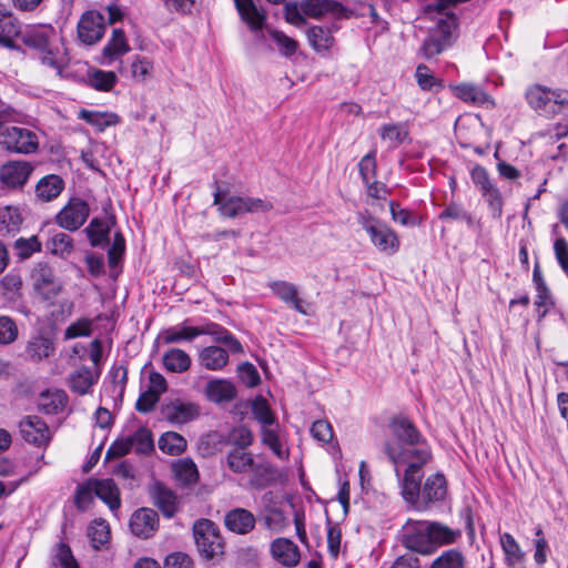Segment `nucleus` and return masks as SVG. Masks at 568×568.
<instances>
[{
  "label": "nucleus",
  "instance_id": "nucleus-1",
  "mask_svg": "<svg viewBox=\"0 0 568 568\" xmlns=\"http://www.w3.org/2000/svg\"><path fill=\"white\" fill-rule=\"evenodd\" d=\"M384 453L394 465L404 500L414 508L422 509L423 507L419 506L422 468L432 458L430 449L403 448L399 445L385 443Z\"/></svg>",
  "mask_w": 568,
  "mask_h": 568
},
{
  "label": "nucleus",
  "instance_id": "nucleus-2",
  "mask_svg": "<svg viewBox=\"0 0 568 568\" xmlns=\"http://www.w3.org/2000/svg\"><path fill=\"white\" fill-rule=\"evenodd\" d=\"M460 537V529L429 520L407 519L399 531L402 545L420 555H432L438 547L455 544Z\"/></svg>",
  "mask_w": 568,
  "mask_h": 568
},
{
  "label": "nucleus",
  "instance_id": "nucleus-3",
  "mask_svg": "<svg viewBox=\"0 0 568 568\" xmlns=\"http://www.w3.org/2000/svg\"><path fill=\"white\" fill-rule=\"evenodd\" d=\"M19 37L22 43L36 51L39 60L61 74L62 63L59 58V50L53 48L52 42L57 37L54 28L50 24L27 26L20 31Z\"/></svg>",
  "mask_w": 568,
  "mask_h": 568
},
{
  "label": "nucleus",
  "instance_id": "nucleus-4",
  "mask_svg": "<svg viewBox=\"0 0 568 568\" xmlns=\"http://www.w3.org/2000/svg\"><path fill=\"white\" fill-rule=\"evenodd\" d=\"M224 464L234 474H250V483L255 488L266 487L275 474L271 463H256L253 454L241 447L230 448L224 457Z\"/></svg>",
  "mask_w": 568,
  "mask_h": 568
},
{
  "label": "nucleus",
  "instance_id": "nucleus-5",
  "mask_svg": "<svg viewBox=\"0 0 568 568\" xmlns=\"http://www.w3.org/2000/svg\"><path fill=\"white\" fill-rule=\"evenodd\" d=\"M357 223L366 232L372 245L382 254L392 256L399 251L397 233L384 221L374 216L369 210L356 214Z\"/></svg>",
  "mask_w": 568,
  "mask_h": 568
},
{
  "label": "nucleus",
  "instance_id": "nucleus-6",
  "mask_svg": "<svg viewBox=\"0 0 568 568\" xmlns=\"http://www.w3.org/2000/svg\"><path fill=\"white\" fill-rule=\"evenodd\" d=\"M214 204L219 206L220 213L225 217H237L245 213L268 212L273 209L270 201L251 196L225 197L220 189L214 193Z\"/></svg>",
  "mask_w": 568,
  "mask_h": 568
},
{
  "label": "nucleus",
  "instance_id": "nucleus-7",
  "mask_svg": "<svg viewBox=\"0 0 568 568\" xmlns=\"http://www.w3.org/2000/svg\"><path fill=\"white\" fill-rule=\"evenodd\" d=\"M526 99L532 109L545 116H554L568 106V91H552L541 85L529 88Z\"/></svg>",
  "mask_w": 568,
  "mask_h": 568
},
{
  "label": "nucleus",
  "instance_id": "nucleus-8",
  "mask_svg": "<svg viewBox=\"0 0 568 568\" xmlns=\"http://www.w3.org/2000/svg\"><path fill=\"white\" fill-rule=\"evenodd\" d=\"M131 450L148 455L154 450L152 432L146 427H139L134 434L115 439L106 450V459L120 458Z\"/></svg>",
  "mask_w": 568,
  "mask_h": 568
},
{
  "label": "nucleus",
  "instance_id": "nucleus-9",
  "mask_svg": "<svg viewBox=\"0 0 568 568\" xmlns=\"http://www.w3.org/2000/svg\"><path fill=\"white\" fill-rule=\"evenodd\" d=\"M196 548L202 557L212 559L223 554V539L217 526L209 519H200L193 526Z\"/></svg>",
  "mask_w": 568,
  "mask_h": 568
},
{
  "label": "nucleus",
  "instance_id": "nucleus-10",
  "mask_svg": "<svg viewBox=\"0 0 568 568\" xmlns=\"http://www.w3.org/2000/svg\"><path fill=\"white\" fill-rule=\"evenodd\" d=\"M0 145L12 153L31 154L38 150L39 140L34 131L23 126L11 125L1 129Z\"/></svg>",
  "mask_w": 568,
  "mask_h": 568
},
{
  "label": "nucleus",
  "instance_id": "nucleus-11",
  "mask_svg": "<svg viewBox=\"0 0 568 568\" xmlns=\"http://www.w3.org/2000/svg\"><path fill=\"white\" fill-rule=\"evenodd\" d=\"M33 288L41 300L53 305L63 290V283L47 263H39L32 272Z\"/></svg>",
  "mask_w": 568,
  "mask_h": 568
},
{
  "label": "nucleus",
  "instance_id": "nucleus-12",
  "mask_svg": "<svg viewBox=\"0 0 568 568\" xmlns=\"http://www.w3.org/2000/svg\"><path fill=\"white\" fill-rule=\"evenodd\" d=\"M392 434L397 439L395 445L403 448H423L430 449L426 438L417 429L414 423L405 416H396L389 425ZM393 444L392 442H388Z\"/></svg>",
  "mask_w": 568,
  "mask_h": 568
},
{
  "label": "nucleus",
  "instance_id": "nucleus-13",
  "mask_svg": "<svg viewBox=\"0 0 568 568\" xmlns=\"http://www.w3.org/2000/svg\"><path fill=\"white\" fill-rule=\"evenodd\" d=\"M160 413L162 418L171 425L181 426L196 419L200 407L194 403L175 398L163 403Z\"/></svg>",
  "mask_w": 568,
  "mask_h": 568
},
{
  "label": "nucleus",
  "instance_id": "nucleus-14",
  "mask_svg": "<svg viewBox=\"0 0 568 568\" xmlns=\"http://www.w3.org/2000/svg\"><path fill=\"white\" fill-rule=\"evenodd\" d=\"M90 214L89 204L79 197H72L57 214V224L68 231L79 230Z\"/></svg>",
  "mask_w": 568,
  "mask_h": 568
},
{
  "label": "nucleus",
  "instance_id": "nucleus-15",
  "mask_svg": "<svg viewBox=\"0 0 568 568\" xmlns=\"http://www.w3.org/2000/svg\"><path fill=\"white\" fill-rule=\"evenodd\" d=\"M78 38L88 45L99 42L105 32V19L95 10L85 11L78 22Z\"/></svg>",
  "mask_w": 568,
  "mask_h": 568
},
{
  "label": "nucleus",
  "instance_id": "nucleus-16",
  "mask_svg": "<svg viewBox=\"0 0 568 568\" xmlns=\"http://www.w3.org/2000/svg\"><path fill=\"white\" fill-rule=\"evenodd\" d=\"M21 437L29 444L38 447L48 446L51 439L47 423L36 415L24 416L19 422Z\"/></svg>",
  "mask_w": 568,
  "mask_h": 568
},
{
  "label": "nucleus",
  "instance_id": "nucleus-17",
  "mask_svg": "<svg viewBox=\"0 0 568 568\" xmlns=\"http://www.w3.org/2000/svg\"><path fill=\"white\" fill-rule=\"evenodd\" d=\"M271 292L283 303L302 315H308V303L300 297L296 284L283 280L272 281L267 284Z\"/></svg>",
  "mask_w": 568,
  "mask_h": 568
},
{
  "label": "nucleus",
  "instance_id": "nucleus-18",
  "mask_svg": "<svg viewBox=\"0 0 568 568\" xmlns=\"http://www.w3.org/2000/svg\"><path fill=\"white\" fill-rule=\"evenodd\" d=\"M33 166L28 161H8L0 168V181L8 187H22L29 180Z\"/></svg>",
  "mask_w": 568,
  "mask_h": 568
},
{
  "label": "nucleus",
  "instance_id": "nucleus-19",
  "mask_svg": "<svg viewBox=\"0 0 568 568\" xmlns=\"http://www.w3.org/2000/svg\"><path fill=\"white\" fill-rule=\"evenodd\" d=\"M159 516L151 508H141L133 513L130 519V529L139 538H149L158 530Z\"/></svg>",
  "mask_w": 568,
  "mask_h": 568
},
{
  "label": "nucleus",
  "instance_id": "nucleus-20",
  "mask_svg": "<svg viewBox=\"0 0 568 568\" xmlns=\"http://www.w3.org/2000/svg\"><path fill=\"white\" fill-rule=\"evenodd\" d=\"M241 20L250 31L256 33L263 30L266 24V12L258 8L254 0H233Z\"/></svg>",
  "mask_w": 568,
  "mask_h": 568
},
{
  "label": "nucleus",
  "instance_id": "nucleus-21",
  "mask_svg": "<svg viewBox=\"0 0 568 568\" xmlns=\"http://www.w3.org/2000/svg\"><path fill=\"white\" fill-rule=\"evenodd\" d=\"M230 351L217 345L205 346L200 349L197 363L201 367L219 372L222 371L230 361Z\"/></svg>",
  "mask_w": 568,
  "mask_h": 568
},
{
  "label": "nucleus",
  "instance_id": "nucleus-22",
  "mask_svg": "<svg viewBox=\"0 0 568 568\" xmlns=\"http://www.w3.org/2000/svg\"><path fill=\"white\" fill-rule=\"evenodd\" d=\"M103 385V394L111 398L114 403L121 402L124 395L128 381V369L124 365H113L108 373Z\"/></svg>",
  "mask_w": 568,
  "mask_h": 568
},
{
  "label": "nucleus",
  "instance_id": "nucleus-23",
  "mask_svg": "<svg viewBox=\"0 0 568 568\" xmlns=\"http://www.w3.org/2000/svg\"><path fill=\"white\" fill-rule=\"evenodd\" d=\"M447 493V485L444 475L435 474L429 476L420 488L419 506L425 510L432 503L443 500Z\"/></svg>",
  "mask_w": 568,
  "mask_h": 568
},
{
  "label": "nucleus",
  "instance_id": "nucleus-24",
  "mask_svg": "<svg viewBox=\"0 0 568 568\" xmlns=\"http://www.w3.org/2000/svg\"><path fill=\"white\" fill-rule=\"evenodd\" d=\"M200 335H210L217 344H224L233 354H242L244 352L241 342L225 327L216 323H207L200 326Z\"/></svg>",
  "mask_w": 568,
  "mask_h": 568
},
{
  "label": "nucleus",
  "instance_id": "nucleus-25",
  "mask_svg": "<svg viewBox=\"0 0 568 568\" xmlns=\"http://www.w3.org/2000/svg\"><path fill=\"white\" fill-rule=\"evenodd\" d=\"M255 516L247 509L234 508L225 514V527L235 534L246 535L255 527Z\"/></svg>",
  "mask_w": 568,
  "mask_h": 568
},
{
  "label": "nucleus",
  "instance_id": "nucleus-26",
  "mask_svg": "<svg viewBox=\"0 0 568 568\" xmlns=\"http://www.w3.org/2000/svg\"><path fill=\"white\" fill-rule=\"evenodd\" d=\"M273 558L286 567H294L300 562L298 547L287 538H277L271 544Z\"/></svg>",
  "mask_w": 568,
  "mask_h": 568
},
{
  "label": "nucleus",
  "instance_id": "nucleus-27",
  "mask_svg": "<svg viewBox=\"0 0 568 568\" xmlns=\"http://www.w3.org/2000/svg\"><path fill=\"white\" fill-rule=\"evenodd\" d=\"M19 21L12 14V12L0 3V44L14 49V37L20 33Z\"/></svg>",
  "mask_w": 568,
  "mask_h": 568
},
{
  "label": "nucleus",
  "instance_id": "nucleus-28",
  "mask_svg": "<svg viewBox=\"0 0 568 568\" xmlns=\"http://www.w3.org/2000/svg\"><path fill=\"white\" fill-rule=\"evenodd\" d=\"M205 396L210 402L216 404L227 403L235 398L236 387L227 379L215 378L207 382Z\"/></svg>",
  "mask_w": 568,
  "mask_h": 568
},
{
  "label": "nucleus",
  "instance_id": "nucleus-29",
  "mask_svg": "<svg viewBox=\"0 0 568 568\" xmlns=\"http://www.w3.org/2000/svg\"><path fill=\"white\" fill-rule=\"evenodd\" d=\"M302 10L307 17L320 18L326 14L341 16L345 8L336 0H302Z\"/></svg>",
  "mask_w": 568,
  "mask_h": 568
},
{
  "label": "nucleus",
  "instance_id": "nucleus-30",
  "mask_svg": "<svg viewBox=\"0 0 568 568\" xmlns=\"http://www.w3.org/2000/svg\"><path fill=\"white\" fill-rule=\"evenodd\" d=\"M95 496L105 503L110 510L115 511L121 506L120 489L111 478L97 479L94 478Z\"/></svg>",
  "mask_w": 568,
  "mask_h": 568
},
{
  "label": "nucleus",
  "instance_id": "nucleus-31",
  "mask_svg": "<svg viewBox=\"0 0 568 568\" xmlns=\"http://www.w3.org/2000/svg\"><path fill=\"white\" fill-rule=\"evenodd\" d=\"M151 496L154 505L165 517H172L178 510V498L175 494L162 484L152 487Z\"/></svg>",
  "mask_w": 568,
  "mask_h": 568
},
{
  "label": "nucleus",
  "instance_id": "nucleus-32",
  "mask_svg": "<svg viewBox=\"0 0 568 568\" xmlns=\"http://www.w3.org/2000/svg\"><path fill=\"white\" fill-rule=\"evenodd\" d=\"M24 352L29 361L38 363L53 354L54 343L42 335L33 336L28 341Z\"/></svg>",
  "mask_w": 568,
  "mask_h": 568
},
{
  "label": "nucleus",
  "instance_id": "nucleus-33",
  "mask_svg": "<svg viewBox=\"0 0 568 568\" xmlns=\"http://www.w3.org/2000/svg\"><path fill=\"white\" fill-rule=\"evenodd\" d=\"M457 31V17L454 13H443L437 19L436 24L430 28L428 34L434 36L437 39L453 44L456 39Z\"/></svg>",
  "mask_w": 568,
  "mask_h": 568
},
{
  "label": "nucleus",
  "instance_id": "nucleus-34",
  "mask_svg": "<svg viewBox=\"0 0 568 568\" xmlns=\"http://www.w3.org/2000/svg\"><path fill=\"white\" fill-rule=\"evenodd\" d=\"M261 442L264 446L268 447L277 458L282 460L288 458V452L283 448L280 438V425L277 422L261 427Z\"/></svg>",
  "mask_w": 568,
  "mask_h": 568
},
{
  "label": "nucleus",
  "instance_id": "nucleus-35",
  "mask_svg": "<svg viewBox=\"0 0 568 568\" xmlns=\"http://www.w3.org/2000/svg\"><path fill=\"white\" fill-rule=\"evenodd\" d=\"M261 442L264 446L268 447L277 458L282 460L288 458V452L283 448L280 438V425L277 422L261 427Z\"/></svg>",
  "mask_w": 568,
  "mask_h": 568
},
{
  "label": "nucleus",
  "instance_id": "nucleus-36",
  "mask_svg": "<svg viewBox=\"0 0 568 568\" xmlns=\"http://www.w3.org/2000/svg\"><path fill=\"white\" fill-rule=\"evenodd\" d=\"M68 403V396L64 390H44L39 396L38 406L44 414H58L63 410Z\"/></svg>",
  "mask_w": 568,
  "mask_h": 568
},
{
  "label": "nucleus",
  "instance_id": "nucleus-37",
  "mask_svg": "<svg viewBox=\"0 0 568 568\" xmlns=\"http://www.w3.org/2000/svg\"><path fill=\"white\" fill-rule=\"evenodd\" d=\"M64 187L63 180L55 174L42 178L36 185V195L42 202L58 197Z\"/></svg>",
  "mask_w": 568,
  "mask_h": 568
},
{
  "label": "nucleus",
  "instance_id": "nucleus-38",
  "mask_svg": "<svg viewBox=\"0 0 568 568\" xmlns=\"http://www.w3.org/2000/svg\"><path fill=\"white\" fill-rule=\"evenodd\" d=\"M307 40L311 47L317 52H328L335 44V39L328 28L313 26L308 28Z\"/></svg>",
  "mask_w": 568,
  "mask_h": 568
},
{
  "label": "nucleus",
  "instance_id": "nucleus-39",
  "mask_svg": "<svg viewBox=\"0 0 568 568\" xmlns=\"http://www.w3.org/2000/svg\"><path fill=\"white\" fill-rule=\"evenodd\" d=\"M111 222L94 217L85 229L90 244L95 247L105 246L109 243Z\"/></svg>",
  "mask_w": 568,
  "mask_h": 568
},
{
  "label": "nucleus",
  "instance_id": "nucleus-40",
  "mask_svg": "<svg viewBox=\"0 0 568 568\" xmlns=\"http://www.w3.org/2000/svg\"><path fill=\"white\" fill-rule=\"evenodd\" d=\"M166 371L172 373H184L191 367L190 355L180 348L168 349L162 357Z\"/></svg>",
  "mask_w": 568,
  "mask_h": 568
},
{
  "label": "nucleus",
  "instance_id": "nucleus-41",
  "mask_svg": "<svg viewBox=\"0 0 568 568\" xmlns=\"http://www.w3.org/2000/svg\"><path fill=\"white\" fill-rule=\"evenodd\" d=\"M200 336V326H187L185 323L169 327L162 332V339L165 344L191 342Z\"/></svg>",
  "mask_w": 568,
  "mask_h": 568
},
{
  "label": "nucleus",
  "instance_id": "nucleus-42",
  "mask_svg": "<svg viewBox=\"0 0 568 568\" xmlns=\"http://www.w3.org/2000/svg\"><path fill=\"white\" fill-rule=\"evenodd\" d=\"M97 381L98 376L93 375L91 368L82 366L70 375V388L79 395H84Z\"/></svg>",
  "mask_w": 568,
  "mask_h": 568
},
{
  "label": "nucleus",
  "instance_id": "nucleus-43",
  "mask_svg": "<svg viewBox=\"0 0 568 568\" xmlns=\"http://www.w3.org/2000/svg\"><path fill=\"white\" fill-rule=\"evenodd\" d=\"M501 548L506 556V562L508 566H517L525 559V552L521 550L519 544L509 532L500 535Z\"/></svg>",
  "mask_w": 568,
  "mask_h": 568
},
{
  "label": "nucleus",
  "instance_id": "nucleus-44",
  "mask_svg": "<svg viewBox=\"0 0 568 568\" xmlns=\"http://www.w3.org/2000/svg\"><path fill=\"white\" fill-rule=\"evenodd\" d=\"M130 51V45L126 41L125 34L122 29H114L111 39L103 48V55L109 59L119 58Z\"/></svg>",
  "mask_w": 568,
  "mask_h": 568
},
{
  "label": "nucleus",
  "instance_id": "nucleus-45",
  "mask_svg": "<svg viewBox=\"0 0 568 568\" xmlns=\"http://www.w3.org/2000/svg\"><path fill=\"white\" fill-rule=\"evenodd\" d=\"M158 444L159 448L163 453L171 456H178L186 448L185 438L175 432H166L162 434Z\"/></svg>",
  "mask_w": 568,
  "mask_h": 568
},
{
  "label": "nucleus",
  "instance_id": "nucleus-46",
  "mask_svg": "<svg viewBox=\"0 0 568 568\" xmlns=\"http://www.w3.org/2000/svg\"><path fill=\"white\" fill-rule=\"evenodd\" d=\"M94 497H97L94 478H89L77 486L74 505L79 510L84 511L93 504Z\"/></svg>",
  "mask_w": 568,
  "mask_h": 568
},
{
  "label": "nucleus",
  "instance_id": "nucleus-47",
  "mask_svg": "<svg viewBox=\"0 0 568 568\" xmlns=\"http://www.w3.org/2000/svg\"><path fill=\"white\" fill-rule=\"evenodd\" d=\"M21 223L22 217L18 209L11 206L0 209V235L17 232Z\"/></svg>",
  "mask_w": 568,
  "mask_h": 568
},
{
  "label": "nucleus",
  "instance_id": "nucleus-48",
  "mask_svg": "<svg viewBox=\"0 0 568 568\" xmlns=\"http://www.w3.org/2000/svg\"><path fill=\"white\" fill-rule=\"evenodd\" d=\"M173 473L175 478L184 485L195 483L199 477L197 467L190 458L180 459L173 464Z\"/></svg>",
  "mask_w": 568,
  "mask_h": 568
},
{
  "label": "nucleus",
  "instance_id": "nucleus-49",
  "mask_svg": "<svg viewBox=\"0 0 568 568\" xmlns=\"http://www.w3.org/2000/svg\"><path fill=\"white\" fill-rule=\"evenodd\" d=\"M118 82L113 71L93 70L88 73V83L98 91H110Z\"/></svg>",
  "mask_w": 568,
  "mask_h": 568
},
{
  "label": "nucleus",
  "instance_id": "nucleus-50",
  "mask_svg": "<svg viewBox=\"0 0 568 568\" xmlns=\"http://www.w3.org/2000/svg\"><path fill=\"white\" fill-rule=\"evenodd\" d=\"M80 118L87 123L95 126L99 131H103L105 128L115 125L119 122V116L114 113H104L97 111L82 110Z\"/></svg>",
  "mask_w": 568,
  "mask_h": 568
},
{
  "label": "nucleus",
  "instance_id": "nucleus-51",
  "mask_svg": "<svg viewBox=\"0 0 568 568\" xmlns=\"http://www.w3.org/2000/svg\"><path fill=\"white\" fill-rule=\"evenodd\" d=\"M465 565L464 554L456 548H452L438 556L429 568H465Z\"/></svg>",
  "mask_w": 568,
  "mask_h": 568
},
{
  "label": "nucleus",
  "instance_id": "nucleus-52",
  "mask_svg": "<svg viewBox=\"0 0 568 568\" xmlns=\"http://www.w3.org/2000/svg\"><path fill=\"white\" fill-rule=\"evenodd\" d=\"M88 537L92 546L99 549L100 546L106 544L110 539L109 524L104 519H94L88 527Z\"/></svg>",
  "mask_w": 568,
  "mask_h": 568
},
{
  "label": "nucleus",
  "instance_id": "nucleus-53",
  "mask_svg": "<svg viewBox=\"0 0 568 568\" xmlns=\"http://www.w3.org/2000/svg\"><path fill=\"white\" fill-rule=\"evenodd\" d=\"M252 414H253L254 418L258 422L261 427L267 426V425H271V424L277 422L274 413L272 412V409L270 407V404L262 396H258L253 400Z\"/></svg>",
  "mask_w": 568,
  "mask_h": 568
},
{
  "label": "nucleus",
  "instance_id": "nucleus-54",
  "mask_svg": "<svg viewBox=\"0 0 568 568\" xmlns=\"http://www.w3.org/2000/svg\"><path fill=\"white\" fill-rule=\"evenodd\" d=\"M227 444L230 448L247 449L253 444V434L246 426L234 427L227 436Z\"/></svg>",
  "mask_w": 568,
  "mask_h": 568
},
{
  "label": "nucleus",
  "instance_id": "nucleus-55",
  "mask_svg": "<svg viewBox=\"0 0 568 568\" xmlns=\"http://www.w3.org/2000/svg\"><path fill=\"white\" fill-rule=\"evenodd\" d=\"M19 328L16 321L8 315H0V345H10L18 339Z\"/></svg>",
  "mask_w": 568,
  "mask_h": 568
},
{
  "label": "nucleus",
  "instance_id": "nucleus-56",
  "mask_svg": "<svg viewBox=\"0 0 568 568\" xmlns=\"http://www.w3.org/2000/svg\"><path fill=\"white\" fill-rule=\"evenodd\" d=\"M42 459L43 455L37 458L36 467L28 471V474H26L24 476H21L19 479L11 480L8 483L0 481V499L13 494L22 484L27 483L33 475H36L42 467Z\"/></svg>",
  "mask_w": 568,
  "mask_h": 568
},
{
  "label": "nucleus",
  "instance_id": "nucleus-57",
  "mask_svg": "<svg viewBox=\"0 0 568 568\" xmlns=\"http://www.w3.org/2000/svg\"><path fill=\"white\" fill-rule=\"evenodd\" d=\"M455 93L460 100L477 104H481L488 99L484 91L473 84H459L455 87Z\"/></svg>",
  "mask_w": 568,
  "mask_h": 568
},
{
  "label": "nucleus",
  "instance_id": "nucleus-58",
  "mask_svg": "<svg viewBox=\"0 0 568 568\" xmlns=\"http://www.w3.org/2000/svg\"><path fill=\"white\" fill-rule=\"evenodd\" d=\"M358 170L363 183H368L369 181L376 180L377 176V162H376V152L372 151L364 155L359 163Z\"/></svg>",
  "mask_w": 568,
  "mask_h": 568
},
{
  "label": "nucleus",
  "instance_id": "nucleus-59",
  "mask_svg": "<svg viewBox=\"0 0 568 568\" xmlns=\"http://www.w3.org/2000/svg\"><path fill=\"white\" fill-rule=\"evenodd\" d=\"M450 45L452 44H448L447 42H444L443 40L437 39L434 36L427 34V37L423 41L419 52L425 59H432L444 52Z\"/></svg>",
  "mask_w": 568,
  "mask_h": 568
},
{
  "label": "nucleus",
  "instance_id": "nucleus-60",
  "mask_svg": "<svg viewBox=\"0 0 568 568\" xmlns=\"http://www.w3.org/2000/svg\"><path fill=\"white\" fill-rule=\"evenodd\" d=\"M48 248L55 255L69 254L73 248L72 239L65 233H55L48 242Z\"/></svg>",
  "mask_w": 568,
  "mask_h": 568
},
{
  "label": "nucleus",
  "instance_id": "nucleus-61",
  "mask_svg": "<svg viewBox=\"0 0 568 568\" xmlns=\"http://www.w3.org/2000/svg\"><path fill=\"white\" fill-rule=\"evenodd\" d=\"M270 34L272 39L277 43L278 51L282 55L288 58L295 54L298 48L297 41L278 30H272Z\"/></svg>",
  "mask_w": 568,
  "mask_h": 568
},
{
  "label": "nucleus",
  "instance_id": "nucleus-62",
  "mask_svg": "<svg viewBox=\"0 0 568 568\" xmlns=\"http://www.w3.org/2000/svg\"><path fill=\"white\" fill-rule=\"evenodd\" d=\"M125 252V240L123 235L118 232L114 234L113 242L108 251V262L111 268H114L122 260Z\"/></svg>",
  "mask_w": 568,
  "mask_h": 568
},
{
  "label": "nucleus",
  "instance_id": "nucleus-63",
  "mask_svg": "<svg viewBox=\"0 0 568 568\" xmlns=\"http://www.w3.org/2000/svg\"><path fill=\"white\" fill-rule=\"evenodd\" d=\"M92 332V322L89 318H80L70 324L64 331L65 339L89 336Z\"/></svg>",
  "mask_w": 568,
  "mask_h": 568
},
{
  "label": "nucleus",
  "instance_id": "nucleus-64",
  "mask_svg": "<svg viewBox=\"0 0 568 568\" xmlns=\"http://www.w3.org/2000/svg\"><path fill=\"white\" fill-rule=\"evenodd\" d=\"M153 64L146 58L135 55L131 63L132 77L138 81H144L152 72Z\"/></svg>",
  "mask_w": 568,
  "mask_h": 568
}]
</instances>
